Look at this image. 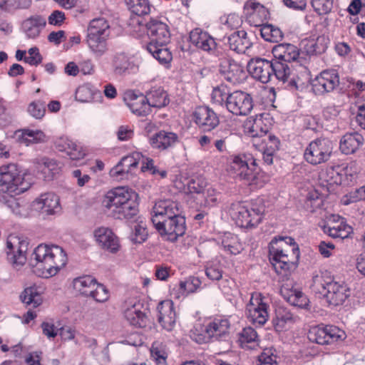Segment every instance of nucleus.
Instances as JSON below:
<instances>
[{
  "label": "nucleus",
  "mask_w": 365,
  "mask_h": 365,
  "mask_svg": "<svg viewBox=\"0 0 365 365\" xmlns=\"http://www.w3.org/2000/svg\"><path fill=\"white\" fill-rule=\"evenodd\" d=\"M230 94V93H229L227 86L220 85L212 90V99L213 102L219 105H225L226 106Z\"/></svg>",
  "instance_id": "obj_53"
},
{
  "label": "nucleus",
  "mask_w": 365,
  "mask_h": 365,
  "mask_svg": "<svg viewBox=\"0 0 365 365\" xmlns=\"http://www.w3.org/2000/svg\"><path fill=\"white\" fill-rule=\"evenodd\" d=\"M29 175L18 165L10 163L0 167V193L19 195L28 190L31 182Z\"/></svg>",
  "instance_id": "obj_6"
},
{
  "label": "nucleus",
  "mask_w": 365,
  "mask_h": 365,
  "mask_svg": "<svg viewBox=\"0 0 365 365\" xmlns=\"http://www.w3.org/2000/svg\"><path fill=\"white\" fill-rule=\"evenodd\" d=\"M124 317L134 327H143L145 326L146 316L136 305L126 309L124 312Z\"/></svg>",
  "instance_id": "obj_44"
},
{
  "label": "nucleus",
  "mask_w": 365,
  "mask_h": 365,
  "mask_svg": "<svg viewBox=\"0 0 365 365\" xmlns=\"http://www.w3.org/2000/svg\"><path fill=\"white\" fill-rule=\"evenodd\" d=\"M160 222L153 225L165 240L175 242L185 232V218L181 214L161 220Z\"/></svg>",
  "instance_id": "obj_13"
},
{
  "label": "nucleus",
  "mask_w": 365,
  "mask_h": 365,
  "mask_svg": "<svg viewBox=\"0 0 365 365\" xmlns=\"http://www.w3.org/2000/svg\"><path fill=\"white\" fill-rule=\"evenodd\" d=\"M216 139L214 142L215 147L220 153L227 151L226 141L232 133L228 129H219L215 132Z\"/></svg>",
  "instance_id": "obj_52"
},
{
  "label": "nucleus",
  "mask_w": 365,
  "mask_h": 365,
  "mask_svg": "<svg viewBox=\"0 0 365 365\" xmlns=\"http://www.w3.org/2000/svg\"><path fill=\"white\" fill-rule=\"evenodd\" d=\"M256 167V160L250 154H240L233 157L227 171L233 178L250 182L255 178Z\"/></svg>",
  "instance_id": "obj_10"
},
{
  "label": "nucleus",
  "mask_w": 365,
  "mask_h": 365,
  "mask_svg": "<svg viewBox=\"0 0 365 365\" xmlns=\"http://www.w3.org/2000/svg\"><path fill=\"white\" fill-rule=\"evenodd\" d=\"M54 145L58 151L66 152L72 160L82 159L86 155L82 148L68 137L57 138Z\"/></svg>",
  "instance_id": "obj_32"
},
{
  "label": "nucleus",
  "mask_w": 365,
  "mask_h": 365,
  "mask_svg": "<svg viewBox=\"0 0 365 365\" xmlns=\"http://www.w3.org/2000/svg\"><path fill=\"white\" fill-rule=\"evenodd\" d=\"M151 217L153 224H160V221L181 214L179 203L172 200H161L155 202Z\"/></svg>",
  "instance_id": "obj_22"
},
{
  "label": "nucleus",
  "mask_w": 365,
  "mask_h": 365,
  "mask_svg": "<svg viewBox=\"0 0 365 365\" xmlns=\"http://www.w3.org/2000/svg\"><path fill=\"white\" fill-rule=\"evenodd\" d=\"M217 56H220L219 72L227 81L237 84L245 78V71L239 63L222 51Z\"/></svg>",
  "instance_id": "obj_15"
},
{
  "label": "nucleus",
  "mask_w": 365,
  "mask_h": 365,
  "mask_svg": "<svg viewBox=\"0 0 365 365\" xmlns=\"http://www.w3.org/2000/svg\"><path fill=\"white\" fill-rule=\"evenodd\" d=\"M293 321V315L289 312L283 310L279 311L276 317L272 319V324L277 331H281L287 323Z\"/></svg>",
  "instance_id": "obj_51"
},
{
  "label": "nucleus",
  "mask_w": 365,
  "mask_h": 365,
  "mask_svg": "<svg viewBox=\"0 0 365 365\" xmlns=\"http://www.w3.org/2000/svg\"><path fill=\"white\" fill-rule=\"evenodd\" d=\"M247 71L255 79L262 83L269 82L274 76L285 88L292 91H297L298 84L302 82L298 75L279 61L252 58L247 63Z\"/></svg>",
  "instance_id": "obj_1"
},
{
  "label": "nucleus",
  "mask_w": 365,
  "mask_h": 365,
  "mask_svg": "<svg viewBox=\"0 0 365 365\" xmlns=\"http://www.w3.org/2000/svg\"><path fill=\"white\" fill-rule=\"evenodd\" d=\"M12 195L9 194V196L3 197L4 205L15 215L26 216L29 209L28 202L21 198H16Z\"/></svg>",
  "instance_id": "obj_39"
},
{
  "label": "nucleus",
  "mask_w": 365,
  "mask_h": 365,
  "mask_svg": "<svg viewBox=\"0 0 365 365\" xmlns=\"http://www.w3.org/2000/svg\"><path fill=\"white\" fill-rule=\"evenodd\" d=\"M265 212V207L262 203L253 204L250 208L235 203L231 205L230 214L237 226L252 228L256 227L262 220Z\"/></svg>",
  "instance_id": "obj_7"
},
{
  "label": "nucleus",
  "mask_w": 365,
  "mask_h": 365,
  "mask_svg": "<svg viewBox=\"0 0 365 365\" xmlns=\"http://www.w3.org/2000/svg\"><path fill=\"white\" fill-rule=\"evenodd\" d=\"M148 235V231L145 225L140 222L134 225L129 235V239L133 243L141 244L146 240Z\"/></svg>",
  "instance_id": "obj_50"
},
{
  "label": "nucleus",
  "mask_w": 365,
  "mask_h": 365,
  "mask_svg": "<svg viewBox=\"0 0 365 365\" xmlns=\"http://www.w3.org/2000/svg\"><path fill=\"white\" fill-rule=\"evenodd\" d=\"M190 41L194 46L204 51L216 52L217 54L221 51L217 48L215 39L199 28L190 31Z\"/></svg>",
  "instance_id": "obj_26"
},
{
  "label": "nucleus",
  "mask_w": 365,
  "mask_h": 365,
  "mask_svg": "<svg viewBox=\"0 0 365 365\" xmlns=\"http://www.w3.org/2000/svg\"><path fill=\"white\" fill-rule=\"evenodd\" d=\"M226 108L233 115H247L253 108V99L249 93L242 91H233L228 97Z\"/></svg>",
  "instance_id": "obj_17"
},
{
  "label": "nucleus",
  "mask_w": 365,
  "mask_h": 365,
  "mask_svg": "<svg viewBox=\"0 0 365 365\" xmlns=\"http://www.w3.org/2000/svg\"><path fill=\"white\" fill-rule=\"evenodd\" d=\"M299 249L291 237H275L269 244V261L278 274L287 275L298 265Z\"/></svg>",
  "instance_id": "obj_2"
},
{
  "label": "nucleus",
  "mask_w": 365,
  "mask_h": 365,
  "mask_svg": "<svg viewBox=\"0 0 365 365\" xmlns=\"http://www.w3.org/2000/svg\"><path fill=\"white\" fill-rule=\"evenodd\" d=\"M280 145L279 140L274 135L269 134L264 136L260 141V145L255 146L258 150L274 153L279 150Z\"/></svg>",
  "instance_id": "obj_47"
},
{
  "label": "nucleus",
  "mask_w": 365,
  "mask_h": 365,
  "mask_svg": "<svg viewBox=\"0 0 365 365\" xmlns=\"http://www.w3.org/2000/svg\"><path fill=\"white\" fill-rule=\"evenodd\" d=\"M196 125L203 132H210L220 124L217 114L207 106H198L193 113Z\"/></svg>",
  "instance_id": "obj_19"
},
{
  "label": "nucleus",
  "mask_w": 365,
  "mask_h": 365,
  "mask_svg": "<svg viewBox=\"0 0 365 365\" xmlns=\"http://www.w3.org/2000/svg\"><path fill=\"white\" fill-rule=\"evenodd\" d=\"M247 135L252 138L253 146L260 145L261 140L268 135L269 126L263 122L262 118L257 117L249 120L245 125Z\"/></svg>",
  "instance_id": "obj_28"
},
{
  "label": "nucleus",
  "mask_w": 365,
  "mask_h": 365,
  "mask_svg": "<svg viewBox=\"0 0 365 365\" xmlns=\"http://www.w3.org/2000/svg\"><path fill=\"white\" fill-rule=\"evenodd\" d=\"M92 294H90L89 297H91L98 302H104L109 298V292L106 287L96 282V285L92 289Z\"/></svg>",
  "instance_id": "obj_57"
},
{
  "label": "nucleus",
  "mask_w": 365,
  "mask_h": 365,
  "mask_svg": "<svg viewBox=\"0 0 365 365\" xmlns=\"http://www.w3.org/2000/svg\"><path fill=\"white\" fill-rule=\"evenodd\" d=\"M336 168L339 169V166H330L327 168L325 172L321 174L322 178L329 184H338L341 181V178Z\"/></svg>",
  "instance_id": "obj_58"
},
{
  "label": "nucleus",
  "mask_w": 365,
  "mask_h": 365,
  "mask_svg": "<svg viewBox=\"0 0 365 365\" xmlns=\"http://www.w3.org/2000/svg\"><path fill=\"white\" fill-rule=\"evenodd\" d=\"M96 285V280L90 275L77 277L73 281V289L81 294L89 297L92 289Z\"/></svg>",
  "instance_id": "obj_42"
},
{
  "label": "nucleus",
  "mask_w": 365,
  "mask_h": 365,
  "mask_svg": "<svg viewBox=\"0 0 365 365\" xmlns=\"http://www.w3.org/2000/svg\"><path fill=\"white\" fill-rule=\"evenodd\" d=\"M109 35V24H90L88 27L87 42L96 56H102L107 51L106 41Z\"/></svg>",
  "instance_id": "obj_12"
},
{
  "label": "nucleus",
  "mask_w": 365,
  "mask_h": 365,
  "mask_svg": "<svg viewBox=\"0 0 365 365\" xmlns=\"http://www.w3.org/2000/svg\"><path fill=\"white\" fill-rule=\"evenodd\" d=\"M29 242L16 236H10L6 241V252L9 262L15 267L23 266L26 261V253Z\"/></svg>",
  "instance_id": "obj_18"
},
{
  "label": "nucleus",
  "mask_w": 365,
  "mask_h": 365,
  "mask_svg": "<svg viewBox=\"0 0 365 365\" xmlns=\"http://www.w3.org/2000/svg\"><path fill=\"white\" fill-rule=\"evenodd\" d=\"M220 243L224 250L231 255H237L243 250L237 236L230 232L225 233L222 236Z\"/></svg>",
  "instance_id": "obj_43"
},
{
  "label": "nucleus",
  "mask_w": 365,
  "mask_h": 365,
  "mask_svg": "<svg viewBox=\"0 0 365 365\" xmlns=\"http://www.w3.org/2000/svg\"><path fill=\"white\" fill-rule=\"evenodd\" d=\"M112 72L116 76L124 77L138 71V65L125 53H115L111 61Z\"/></svg>",
  "instance_id": "obj_21"
},
{
  "label": "nucleus",
  "mask_w": 365,
  "mask_h": 365,
  "mask_svg": "<svg viewBox=\"0 0 365 365\" xmlns=\"http://www.w3.org/2000/svg\"><path fill=\"white\" fill-rule=\"evenodd\" d=\"M46 24H21V30L29 38L38 37Z\"/></svg>",
  "instance_id": "obj_59"
},
{
  "label": "nucleus",
  "mask_w": 365,
  "mask_h": 365,
  "mask_svg": "<svg viewBox=\"0 0 365 365\" xmlns=\"http://www.w3.org/2000/svg\"><path fill=\"white\" fill-rule=\"evenodd\" d=\"M35 168L40 178L44 180H51L61 170V165L56 160L43 157L34 160Z\"/></svg>",
  "instance_id": "obj_27"
},
{
  "label": "nucleus",
  "mask_w": 365,
  "mask_h": 365,
  "mask_svg": "<svg viewBox=\"0 0 365 365\" xmlns=\"http://www.w3.org/2000/svg\"><path fill=\"white\" fill-rule=\"evenodd\" d=\"M277 358L271 350H264L258 357L257 365H278Z\"/></svg>",
  "instance_id": "obj_61"
},
{
  "label": "nucleus",
  "mask_w": 365,
  "mask_h": 365,
  "mask_svg": "<svg viewBox=\"0 0 365 365\" xmlns=\"http://www.w3.org/2000/svg\"><path fill=\"white\" fill-rule=\"evenodd\" d=\"M230 48L237 53H245L252 43L244 30L235 31L227 36Z\"/></svg>",
  "instance_id": "obj_33"
},
{
  "label": "nucleus",
  "mask_w": 365,
  "mask_h": 365,
  "mask_svg": "<svg viewBox=\"0 0 365 365\" xmlns=\"http://www.w3.org/2000/svg\"><path fill=\"white\" fill-rule=\"evenodd\" d=\"M262 38L269 42L277 43L282 40L284 33L276 24H255Z\"/></svg>",
  "instance_id": "obj_40"
},
{
  "label": "nucleus",
  "mask_w": 365,
  "mask_h": 365,
  "mask_svg": "<svg viewBox=\"0 0 365 365\" xmlns=\"http://www.w3.org/2000/svg\"><path fill=\"white\" fill-rule=\"evenodd\" d=\"M346 337L345 332L334 325L323 324L310 329L308 339L312 342L320 345H326L341 341Z\"/></svg>",
  "instance_id": "obj_14"
},
{
  "label": "nucleus",
  "mask_w": 365,
  "mask_h": 365,
  "mask_svg": "<svg viewBox=\"0 0 365 365\" xmlns=\"http://www.w3.org/2000/svg\"><path fill=\"white\" fill-rule=\"evenodd\" d=\"M334 0H311L314 10L319 15L329 14L333 7Z\"/></svg>",
  "instance_id": "obj_54"
},
{
  "label": "nucleus",
  "mask_w": 365,
  "mask_h": 365,
  "mask_svg": "<svg viewBox=\"0 0 365 365\" xmlns=\"http://www.w3.org/2000/svg\"><path fill=\"white\" fill-rule=\"evenodd\" d=\"M130 12L137 16L146 15L150 12L148 0H125Z\"/></svg>",
  "instance_id": "obj_45"
},
{
  "label": "nucleus",
  "mask_w": 365,
  "mask_h": 365,
  "mask_svg": "<svg viewBox=\"0 0 365 365\" xmlns=\"http://www.w3.org/2000/svg\"><path fill=\"white\" fill-rule=\"evenodd\" d=\"M246 8H251L254 13L257 14L262 23L267 21L269 17L268 10L262 4L257 2H250L246 4Z\"/></svg>",
  "instance_id": "obj_60"
},
{
  "label": "nucleus",
  "mask_w": 365,
  "mask_h": 365,
  "mask_svg": "<svg viewBox=\"0 0 365 365\" xmlns=\"http://www.w3.org/2000/svg\"><path fill=\"white\" fill-rule=\"evenodd\" d=\"M333 143L327 138L312 140L304 153L305 160L313 165L327 162L333 152Z\"/></svg>",
  "instance_id": "obj_11"
},
{
  "label": "nucleus",
  "mask_w": 365,
  "mask_h": 365,
  "mask_svg": "<svg viewBox=\"0 0 365 365\" xmlns=\"http://www.w3.org/2000/svg\"><path fill=\"white\" fill-rule=\"evenodd\" d=\"M364 143L363 136L357 132L347 133L344 135L339 143V149L342 153H354Z\"/></svg>",
  "instance_id": "obj_34"
},
{
  "label": "nucleus",
  "mask_w": 365,
  "mask_h": 365,
  "mask_svg": "<svg viewBox=\"0 0 365 365\" xmlns=\"http://www.w3.org/2000/svg\"><path fill=\"white\" fill-rule=\"evenodd\" d=\"M312 288L314 292L323 294L329 307L343 305L351 294L345 282L334 281L331 277L326 279L324 273L313 276Z\"/></svg>",
  "instance_id": "obj_5"
},
{
  "label": "nucleus",
  "mask_w": 365,
  "mask_h": 365,
  "mask_svg": "<svg viewBox=\"0 0 365 365\" xmlns=\"http://www.w3.org/2000/svg\"><path fill=\"white\" fill-rule=\"evenodd\" d=\"M20 298L22 302L27 305H32L33 307H37L42 302L41 297L37 293L36 289L31 287L26 288L24 292L21 294Z\"/></svg>",
  "instance_id": "obj_48"
},
{
  "label": "nucleus",
  "mask_w": 365,
  "mask_h": 365,
  "mask_svg": "<svg viewBox=\"0 0 365 365\" xmlns=\"http://www.w3.org/2000/svg\"><path fill=\"white\" fill-rule=\"evenodd\" d=\"M269 304L264 301L261 294H252L247 307V316L250 322L255 325H264L269 318Z\"/></svg>",
  "instance_id": "obj_16"
},
{
  "label": "nucleus",
  "mask_w": 365,
  "mask_h": 365,
  "mask_svg": "<svg viewBox=\"0 0 365 365\" xmlns=\"http://www.w3.org/2000/svg\"><path fill=\"white\" fill-rule=\"evenodd\" d=\"M151 356L158 364H165L167 358L165 351L158 346H153L151 348Z\"/></svg>",
  "instance_id": "obj_64"
},
{
  "label": "nucleus",
  "mask_w": 365,
  "mask_h": 365,
  "mask_svg": "<svg viewBox=\"0 0 365 365\" xmlns=\"http://www.w3.org/2000/svg\"><path fill=\"white\" fill-rule=\"evenodd\" d=\"M272 53L275 58L274 61L285 63L294 71L290 67V63L297 62L299 57V49L295 45L279 43L272 48Z\"/></svg>",
  "instance_id": "obj_25"
},
{
  "label": "nucleus",
  "mask_w": 365,
  "mask_h": 365,
  "mask_svg": "<svg viewBox=\"0 0 365 365\" xmlns=\"http://www.w3.org/2000/svg\"><path fill=\"white\" fill-rule=\"evenodd\" d=\"M187 185L190 192L200 194L203 192L207 185V182L202 177L197 176L189 180Z\"/></svg>",
  "instance_id": "obj_56"
},
{
  "label": "nucleus",
  "mask_w": 365,
  "mask_h": 365,
  "mask_svg": "<svg viewBox=\"0 0 365 365\" xmlns=\"http://www.w3.org/2000/svg\"><path fill=\"white\" fill-rule=\"evenodd\" d=\"M29 56L24 58V61L31 66H37L42 61V56L37 47H32L28 51Z\"/></svg>",
  "instance_id": "obj_62"
},
{
  "label": "nucleus",
  "mask_w": 365,
  "mask_h": 365,
  "mask_svg": "<svg viewBox=\"0 0 365 365\" xmlns=\"http://www.w3.org/2000/svg\"><path fill=\"white\" fill-rule=\"evenodd\" d=\"M36 209H40L43 213L46 215H55L61 212L59 197L53 192L41 194L34 201Z\"/></svg>",
  "instance_id": "obj_29"
},
{
  "label": "nucleus",
  "mask_w": 365,
  "mask_h": 365,
  "mask_svg": "<svg viewBox=\"0 0 365 365\" xmlns=\"http://www.w3.org/2000/svg\"><path fill=\"white\" fill-rule=\"evenodd\" d=\"M239 341L242 347L252 349L257 344V334L253 328L250 327H245L240 334Z\"/></svg>",
  "instance_id": "obj_46"
},
{
  "label": "nucleus",
  "mask_w": 365,
  "mask_h": 365,
  "mask_svg": "<svg viewBox=\"0 0 365 365\" xmlns=\"http://www.w3.org/2000/svg\"><path fill=\"white\" fill-rule=\"evenodd\" d=\"M178 140V136L173 132L160 130L150 138V143L154 148L166 150L173 146Z\"/></svg>",
  "instance_id": "obj_36"
},
{
  "label": "nucleus",
  "mask_w": 365,
  "mask_h": 365,
  "mask_svg": "<svg viewBox=\"0 0 365 365\" xmlns=\"http://www.w3.org/2000/svg\"><path fill=\"white\" fill-rule=\"evenodd\" d=\"M309 39L304 44L306 52L309 55H317L324 53L330 43L328 36L317 28L311 31Z\"/></svg>",
  "instance_id": "obj_23"
},
{
  "label": "nucleus",
  "mask_w": 365,
  "mask_h": 365,
  "mask_svg": "<svg viewBox=\"0 0 365 365\" xmlns=\"http://www.w3.org/2000/svg\"><path fill=\"white\" fill-rule=\"evenodd\" d=\"M27 111L34 118L41 119L46 113L45 103L41 101H33L29 103Z\"/></svg>",
  "instance_id": "obj_55"
},
{
  "label": "nucleus",
  "mask_w": 365,
  "mask_h": 365,
  "mask_svg": "<svg viewBox=\"0 0 365 365\" xmlns=\"http://www.w3.org/2000/svg\"><path fill=\"white\" fill-rule=\"evenodd\" d=\"M135 156L138 157L139 154L136 153L123 157L120 161L110 170V175L118 180L127 177L138 165V160Z\"/></svg>",
  "instance_id": "obj_30"
},
{
  "label": "nucleus",
  "mask_w": 365,
  "mask_h": 365,
  "mask_svg": "<svg viewBox=\"0 0 365 365\" xmlns=\"http://www.w3.org/2000/svg\"><path fill=\"white\" fill-rule=\"evenodd\" d=\"M67 262V255L62 247L56 245L41 244L31 255L30 264L41 271L46 278L56 275Z\"/></svg>",
  "instance_id": "obj_4"
},
{
  "label": "nucleus",
  "mask_w": 365,
  "mask_h": 365,
  "mask_svg": "<svg viewBox=\"0 0 365 365\" xmlns=\"http://www.w3.org/2000/svg\"><path fill=\"white\" fill-rule=\"evenodd\" d=\"M128 31L135 38L143 36L148 34L149 24H128Z\"/></svg>",
  "instance_id": "obj_63"
},
{
  "label": "nucleus",
  "mask_w": 365,
  "mask_h": 365,
  "mask_svg": "<svg viewBox=\"0 0 365 365\" xmlns=\"http://www.w3.org/2000/svg\"><path fill=\"white\" fill-rule=\"evenodd\" d=\"M138 194L125 187L108 191L103 200V206L118 219L135 220L138 213Z\"/></svg>",
  "instance_id": "obj_3"
},
{
  "label": "nucleus",
  "mask_w": 365,
  "mask_h": 365,
  "mask_svg": "<svg viewBox=\"0 0 365 365\" xmlns=\"http://www.w3.org/2000/svg\"><path fill=\"white\" fill-rule=\"evenodd\" d=\"M147 50L161 64L170 63L173 59L171 52L165 46V44L149 43L147 45Z\"/></svg>",
  "instance_id": "obj_41"
},
{
  "label": "nucleus",
  "mask_w": 365,
  "mask_h": 365,
  "mask_svg": "<svg viewBox=\"0 0 365 365\" xmlns=\"http://www.w3.org/2000/svg\"><path fill=\"white\" fill-rule=\"evenodd\" d=\"M339 84V77L335 70H325L312 81V89L316 94L321 95L334 90Z\"/></svg>",
  "instance_id": "obj_20"
},
{
  "label": "nucleus",
  "mask_w": 365,
  "mask_h": 365,
  "mask_svg": "<svg viewBox=\"0 0 365 365\" xmlns=\"http://www.w3.org/2000/svg\"><path fill=\"white\" fill-rule=\"evenodd\" d=\"M200 279L197 277L190 276L179 283L181 294H189L195 292L201 285Z\"/></svg>",
  "instance_id": "obj_49"
},
{
  "label": "nucleus",
  "mask_w": 365,
  "mask_h": 365,
  "mask_svg": "<svg viewBox=\"0 0 365 365\" xmlns=\"http://www.w3.org/2000/svg\"><path fill=\"white\" fill-rule=\"evenodd\" d=\"M230 326L227 319H215L206 326L197 324L191 337L198 344L206 343L211 339L219 340L228 334Z\"/></svg>",
  "instance_id": "obj_9"
},
{
  "label": "nucleus",
  "mask_w": 365,
  "mask_h": 365,
  "mask_svg": "<svg viewBox=\"0 0 365 365\" xmlns=\"http://www.w3.org/2000/svg\"><path fill=\"white\" fill-rule=\"evenodd\" d=\"M15 136L19 143L26 146L47 141L46 134L41 130L24 128L16 131Z\"/></svg>",
  "instance_id": "obj_35"
},
{
  "label": "nucleus",
  "mask_w": 365,
  "mask_h": 365,
  "mask_svg": "<svg viewBox=\"0 0 365 365\" xmlns=\"http://www.w3.org/2000/svg\"><path fill=\"white\" fill-rule=\"evenodd\" d=\"M167 24H149L148 36L150 43L165 44L169 41L170 33Z\"/></svg>",
  "instance_id": "obj_38"
},
{
  "label": "nucleus",
  "mask_w": 365,
  "mask_h": 365,
  "mask_svg": "<svg viewBox=\"0 0 365 365\" xmlns=\"http://www.w3.org/2000/svg\"><path fill=\"white\" fill-rule=\"evenodd\" d=\"M157 310L158 321L163 329L168 331H172L175 325L177 317L173 302L171 300L162 301L158 304Z\"/></svg>",
  "instance_id": "obj_24"
},
{
  "label": "nucleus",
  "mask_w": 365,
  "mask_h": 365,
  "mask_svg": "<svg viewBox=\"0 0 365 365\" xmlns=\"http://www.w3.org/2000/svg\"><path fill=\"white\" fill-rule=\"evenodd\" d=\"M282 296L290 304L301 308H305L309 304L307 297L301 292L297 289H289L287 285H283L280 289Z\"/></svg>",
  "instance_id": "obj_37"
},
{
  "label": "nucleus",
  "mask_w": 365,
  "mask_h": 365,
  "mask_svg": "<svg viewBox=\"0 0 365 365\" xmlns=\"http://www.w3.org/2000/svg\"><path fill=\"white\" fill-rule=\"evenodd\" d=\"M134 101L130 104V108L138 115H145L149 106L160 108L168 105L170 102L168 93L161 87H153L146 92L145 96L141 95L139 99L135 96Z\"/></svg>",
  "instance_id": "obj_8"
},
{
  "label": "nucleus",
  "mask_w": 365,
  "mask_h": 365,
  "mask_svg": "<svg viewBox=\"0 0 365 365\" xmlns=\"http://www.w3.org/2000/svg\"><path fill=\"white\" fill-rule=\"evenodd\" d=\"M94 236L102 248L112 253H115L119 250L118 237L109 228L100 227L96 230Z\"/></svg>",
  "instance_id": "obj_31"
}]
</instances>
